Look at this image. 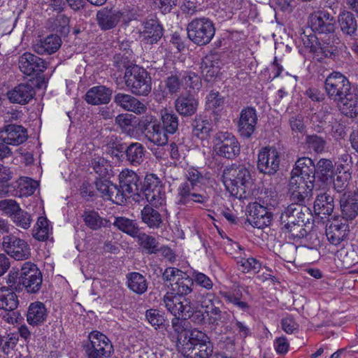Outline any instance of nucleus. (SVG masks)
I'll return each mask as SVG.
<instances>
[{
  "instance_id": "1",
  "label": "nucleus",
  "mask_w": 358,
  "mask_h": 358,
  "mask_svg": "<svg viewBox=\"0 0 358 358\" xmlns=\"http://www.w3.org/2000/svg\"><path fill=\"white\" fill-rule=\"evenodd\" d=\"M222 181L226 189L238 199H245L252 194L253 180L250 171L242 165H231L224 169Z\"/></svg>"
},
{
  "instance_id": "2",
  "label": "nucleus",
  "mask_w": 358,
  "mask_h": 358,
  "mask_svg": "<svg viewBox=\"0 0 358 358\" xmlns=\"http://www.w3.org/2000/svg\"><path fill=\"white\" fill-rule=\"evenodd\" d=\"M309 26L312 31L320 35V40L327 48H333L338 43L335 35V19L328 11L320 10L309 17Z\"/></svg>"
},
{
  "instance_id": "3",
  "label": "nucleus",
  "mask_w": 358,
  "mask_h": 358,
  "mask_svg": "<svg viewBox=\"0 0 358 358\" xmlns=\"http://www.w3.org/2000/svg\"><path fill=\"white\" fill-rule=\"evenodd\" d=\"M124 84L132 94L135 96H148L152 90L151 77L148 72L138 65L126 66Z\"/></svg>"
},
{
  "instance_id": "4",
  "label": "nucleus",
  "mask_w": 358,
  "mask_h": 358,
  "mask_svg": "<svg viewBox=\"0 0 358 358\" xmlns=\"http://www.w3.org/2000/svg\"><path fill=\"white\" fill-rule=\"evenodd\" d=\"M187 36L194 44L205 45L208 44L215 32L214 24L206 17L193 19L187 26Z\"/></svg>"
},
{
  "instance_id": "5",
  "label": "nucleus",
  "mask_w": 358,
  "mask_h": 358,
  "mask_svg": "<svg viewBox=\"0 0 358 358\" xmlns=\"http://www.w3.org/2000/svg\"><path fill=\"white\" fill-rule=\"evenodd\" d=\"M89 342L84 345L87 358H109L114 349L110 339L103 334L92 331L89 336Z\"/></svg>"
},
{
  "instance_id": "6",
  "label": "nucleus",
  "mask_w": 358,
  "mask_h": 358,
  "mask_svg": "<svg viewBox=\"0 0 358 358\" xmlns=\"http://www.w3.org/2000/svg\"><path fill=\"white\" fill-rule=\"evenodd\" d=\"M214 150L217 155L234 159L241 152V145L236 137L228 131H218L213 138Z\"/></svg>"
},
{
  "instance_id": "7",
  "label": "nucleus",
  "mask_w": 358,
  "mask_h": 358,
  "mask_svg": "<svg viewBox=\"0 0 358 358\" xmlns=\"http://www.w3.org/2000/svg\"><path fill=\"white\" fill-rule=\"evenodd\" d=\"M314 183L299 176H291L288 193L292 203L305 204L313 196Z\"/></svg>"
},
{
  "instance_id": "8",
  "label": "nucleus",
  "mask_w": 358,
  "mask_h": 358,
  "mask_svg": "<svg viewBox=\"0 0 358 358\" xmlns=\"http://www.w3.org/2000/svg\"><path fill=\"white\" fill-rule=\"evenodd\" d=\"M325 90L331 99L338 101L351 91L348 79L338 71L330 73L325 80Z\"/></svg>"
},
{
  "instance_id": "9",
  "label": "nucleus",
  "mask_w": 358,
  "mask_h": 358,
  "mask_svg": "<svg viewBox=\"0 0 358 358\" xmlns=\"http://www.w3.org/2000/svg\"><path fill=\"white\" fill-rule=\"evenodd\" d=\"M2 247L5 252L15 260H24L31 255L28 243L13 234L4 236L2 238Z\"/></svg>"
},
{
  "instance_id": "10",
  "label": "nucleus",
  "mask_w": 358,
  "mask_h": 358,
  "mask_svg": "<svg viewBox=\"0 0 358 358\" xmlns=\"http://www.w3.org/2000/svg\"><path fill=\"white\" fill-rule=\"evenodd\" d=\"M160 305L164 306L175 317L184 320L188 319L189 314H192L190 300L186 298L180 300V297L172 292L166 293Z\"/></svg>"
},
{
  "instance_id": "11",
  "label": "nucleus",
  "mask_w": 358,
  "mask_h": 358,
  "mask_svg": "<svg viewBox=\"0 0 358 358\" xmlns=\"http://www.w3.org/2000/svg\"><path fill=\"white\" fill-rule=\"evenodd\" d=\"M210 196L205 191L196 192L194 187L189 185L188 182H184L178 188L176 203L179 206H187L192 203H197L208 206Z\"/></svg>"
},
{
  "instance_id": "12",
  "label": "nucleus",
  "mask_w": 358,
  "mask_h": 358,
  "mask_svg": "<svg viewBox=\"0 0 358 358\" xmlns=\"http://www.w3.org/2000/svg\"><path fill=\"white\" fill-rule=\"evenodd\" d=\"M280 153L273 147H266L258 154L257 168L264 174L273 175L279 169Z\"/></svg>"
},
{
  "instance_id": "13",
  "label": "nucleus",
  "mask_w": 358,
  "mask_h": 358,
  "mask_svg": "<svg viewBox=\"0 0 358 358\" xmlns=\"http://www.w3.org/2000/svg\"><path fill=\"white\" fill-rule=\"evenodd\" d=\"M19 68L24 74L34 76L43 72L47 68V64L44 59L27 52L19 58Z\"/></svg>"
},
{
  "instance_id": "14",
  "label": "nucleus",
  "mask_w": 358,
  "mask_h": 358,
  "mask_svg": "<svg viewBox=\"0 0 358 358\" xmlns=\"http://www.w3.org/2000/svg\"><path fill=\"white\" fill-rule=\"evenodd\" d=\"M257 123L256 110L252 107H246L242 109L238 122V131L240 135L248 138L254 133Z\"/></svg>"
},
{
  "instance_id": "15",
  "label": "nucleus",
  "mask_w": 358,
  "mask_h": 358,
  "mask_svg": "<svg viewBox=\"0 0 358 358\" xmlns=\"http://www.w3.org/2000/svg\"><path fill=\"white\" fill-rule=\"evenodd\" d=\"M123 13L113 7H104L97 11L96 20L100 29L107 31L115 28L122 17Z\"/></svg>"
},
{
  "instance_id": "16",
  "label": "nucleus",
  "mask_w": 358,
  "mask_h": 358,
  "mask_svg": "<svg viewBox=\"0 0 358 358\" xmlns=\"http://www.w3.org/2000/svg\"><path fill=\"white\" fill-rule=\"evenodd\" d=\"M118 179L120 187L127 196L132 195L140 196L141 182L136 172L128 169H124L120 173Z\"/></svg>"
},
{
  "instance_id": "17",
  "label": "nucleus",
  "mask_w": 358,
  "mask_h": 358,
  "mask_svg": "<svg viewBox=\"0 0 358 358\" xmlns=\"http://www.w3.org/2000/svg\"><path fill=\"white\" fill-rule=\"evenodd\" d=\"M27 129L22 125L7 124L0 131V139L12 145L23 143L27 139Z\"/></svg>"
},
{
  "instance_id": "18",
  "label": "nucleus",
  "mask_w": 358,
  "mask_h": 358,
  "mask_svg": "<svg viewBox=\"0 0 358 358\" xmlns=\"http://www.w3.org/2000/svg\"><path fill=\"white\" fill-rule=\"evenodd\" d=\"M36 94L35 89L31 83H20L13 89L8 91L7 96L13 103L20 105L27 104L33 99Z\"/></svg>"
},
{
  "instance_id": "19",
  "label": "nucleus",
  "mask_w": 358,
  "mask_h": 358,
  "mask_svg": "<svg viewBox=\"0 0 358 358\" xmlns=\"http://www.w3.org/2000/svg\"><path fill=\"white\" fill-rule=\"evenodd\" d=\"M220 303V299L213 293L208 292L203 295L201 306L204 309L209 324H218L222 315V311L217 306Z\"/></svg>"
},
{
  "instance_id": "20",
  "label": "nucleus",
  "mask_w": 358,
  "mask_h": 358,
  "mask_svg": "<svg viewBox=\"0 0 358 358\" xmlns=\"http://www.w3.org/2000/svg\"><path fill=\"white\" fill-rule=\"evenodd\" d=\"M114 102L122 109L137 115L143 114L147 110V107L143 103L128 94L117 93L114 96Z\"/></svg>"
},
{
  "instance_id": "21",
  "label": "nucleus",
  "mask_w": 358,
  "mask_h": 358,
  "mask_svg": "<svg viewBox=\"0 0 358 358\" xmlns=\"http://www.w3.org/2000/svg\"><path fill=\"white\" fill-rule=\"evenodd\" d=\"M348 224L340 220H334L326 229V236L329 243L334 245H339L348 236Z\"/></svg>"
},
{
  "instance_id": "22",
  "label": "nucleus",
  "mask_w": 358,
  "mask_h": 358,
  "mask_svg": "<svg viewBox=\"0 0 358 358\" xmlns=\"http://www.w3.org/2000/svg\"><path fill=\"white\" fill-rule=\"evenodd\" d=\"M62 45V40L57 34H50L36 40L32 48L38 55H52L56 52Z\"/></svg>"
},
{
  "instance_id": "23",
  "label": "nucleus",
  "mask_w": 358,
  "mask_h": 358,
  "mask_svg": "<svg viewBox=\"0 0 358 358\" xmlns=\"http://www.w3.org/2000/svg\"><path fill=\"white\" fill-rule=\"evenodd\" d=\"M201 72L208 82L216 77L220 71V59L217 53H210L205 56L201 64Z\"/></svg>"
},
{
  "instance_id": "24",
  "label": "nucleus",
  "mask_w": 358,
  "mask_h": 358,
  "mask_svg": "<svg viewBox=\"0 0 358 358\" xmlns=\"http://www.w3.org/2000/svg\"><path fill=\"white\" fill-rule=\"evenodd\" d=\"M141 35L146 43L153 44L162 38L163 28L157 20L150 19L143 23V30Z\"/></svg>"
},
{
  "instance_id": "25",
  "label": "nucleus",
  "mask_w": 358,
  "mask_h": 358,
  "mask_svg": "<svg viewBox=\"0 0 358 358\" xmlns=\"http://www.w3.org/2000/svg\"><path fill=\"white\" fill-rule=\"evenodd\" d=\"M112 90L103 85H99L90 88L85 94V101L92 105L108 103L111 97Z\"/></svg>"
},
{
  "instance_id": "26",
  "label": "nucleus",
  "mask_w": 358,
  "mask_h": 358,
  "mask_svg": "<svg viewBox=\"0 0 358 358\" xmlns=\"http://www.w3.org/2000/svg\"><path fill=\"white\" fill-rule=\"evenodd\" d=\"M198 101L192 95L180 96L175 101L176 111L182 116L190 117L197 110Z\"/></svg>"
},
{
  "instance_id": "27",
  "label": "nucleus",
  "mask_w": 358,
  "mask_h": 358,
  "mask_svg": "<svg viewBox=\"0 0 358 358\" xmlns=\"http://www.w3.org/2000/svg\"><path fill=\"white\" fill-rule=\"evenodd\" d=\"M199 336V330L197 329H191L189 338L181 345L178 346L177 350L185 358H200L197 351H199V342L196 337Z\"/></svg>"
},
{
  "instance_id": "28",
  "label": "nucleus",
  "mask_w": 358,
  "mask_h": 358,
  "mask_svg": "<svg viewBox=\"0 0 358 358\" xmlns=\"http://www.w3.org/2000/svg\"><path fill=\"white\" fill-rule=\"evenodd\" d=\"M47 315L48 313L45 305L42 302H34L29 306L27 321L31 325H39L44 322Z\"/></svg>"
},
{
  "instance_id": "29",
  "label": "nucleus",
  "mask_w": 358,
  "mask_h": 358,
  "mask_svg": "<svg viewBox=\"0 0 358 358\" xmlns=\"http://www.w3.org/2000/svg\"><path fill=\"white\" fill-rule=\"evenodd\" d=\"M338 22L342 33L345 36L355 38L357 36V22L354 15L349 11L341 13Z\"/></svg>"
},
{
  "instance_id": "30",
  "label": "nucleus",
  "mask_w": 358,
  "mask_h": 358,
  "mask_svg": "<svg viewBox=\"0 0 358 358\" xmlns=\"http://www.w3.org/2000/svg\"><path fill=\"white\" fill-rule=\"evenodd\" d=\"M338 107L346 116L351 117L358 115V94L351 91L337 101Z\"/></svg>"
},
{
  "instance_id": "31",
  "label": "nucleus",
  "mask_w": 358,
  "mask_h": 358,
  "mask_svg": "<svg viewBox=\"0 0 358 358\" xmlns=\"http://www.w3.org/2000/svg\"><path fill=\"white\" fill-rule=\"evenodd\" d=\"M141 219L150 229H159L162 223L161 214L150 205H145L141 211Z\"/></svg>"
},
{
  "instance_id": "32",
  "label": "nucleus",
  "mask_w": 358,
  "mask_h": 358,
  "mask_svg": "<svg viewBox=\"0 0 358 358\" xmlns=\"http://www.w3.org/2000/svg\"><path fill=\"white\" fill-rule=\"evenodd\" d=\"M18 305V297L14 291L5 286L0 287V309L11 312Z\"/></svg>"
},
{
  "instance_id": "33",
  "label": "nucleus",
  "mask_w": 358,
  "mask_h": 358,
  "mask_svg": "<svg viewBox=\"0 0 358 358\" xmlns=\"http://www.w3.org/2000/svg\"><path fill=\"white\" fill-rule=\"evenodd\" d=\"M113 225L122 232L134 238L140 232V227L136 220L125 217H115Z\"/></svg>"
},
{
  "instance_id": "34",
  "label": "nucleus",
  "mask_w": 358,
  "mask_h": 358,
  "mask_svg": "<svg viewBox=\"0 0 358 358\" xmlns=\"http://www.w3.org/2000/svg\"><path fill=\"white\" fill-rule=\"evenodd\" d=\"M334 199L328 194H317L314 202V211L317 215H329L334 210Z\"/></svg>"
},
{
  "instance_id": "35",
  "label": "nucleus",
  "mask_w": 358,
  "mask_h": 358,
  "mask_svg": "<svg viewBox=\"0 0 358 358\" xmlns=\"http://www.w3.org/2000/svg\"><path fill=\"white\" fill-rule=\"evenodd\" d=\"M193 280L186 273L185 276L180 277L178 280L173 283H171V292L179 296H187L193 291Z\"/></svg>"
},
{
  "instance_id": "36",
  "label": "nucleus",
  "mask_w": 358,
  "mask_h": 358,
  "mask_svg": "<svg viewBox=\"0 0 358 358\" xmlns=\"http://www.w3.org/2000/svg\"><path fill=\"white\" fill-rule=\"evenodd\" d=\"M184 319L179 317H175L172 319L171 326L174 334L172 335L173 338H176V348H178L179 345L184 343L189 336L191 330H187L185 327Z\"/></svg>"
},
{
  "instance_id": "37",
  "label": "nucleus",
  "mask_w": 358,
  "mask_h": 358,
  "mask_svg": "<svg viewBox=\"0 0 358 358\" xmlns=\"http://www.w3.org/2000/svg\"><path fill=\"white\" fill-rule=\"evenodd\" d=\"M143 136L148 141L157 145H164L169 141L168 134L159 122L152 127Z\"/></svg>"
},
{
  "instance_id": "38",
  "label": "nucleus",
  "mask_w": 358,
  "mask_h": 358,
  "mask_svg": "<svg viewBox=\"0 0 358 358\" xmlns=\"http://www.w3.org/2000/svg\"><path fill=\"white\" fill-rule=\"evenodd\" d=\"M145 148L140 143H131L125 150L127 160L133 166L141 164L144 159Z\"/></svg>"
},
{
  "instance_id": "39",
  "label": "nucleus",
  "mask_w": 358,
  "mask_h": 358,
  "mask_svg": "<svg viewBox=\"0 0 358 358\" xmlns=\"http://www.w3.org/2000/svg\"><path fill=\"white\" fill-rule=\"evenodd\" d=\"M138 245L148 255L157 254L159 252V243L157 239L145 232H139L136 236Z\"/></svg>"
},
{
  "instance_id": "40",
  "label": "nucleus",
  "mask_w": 358,
  "mask_h": 358,
  "mask_svg": "<svg viewBox=\"0 0 358 358\" xmlns=\"http://www.w3.org/2000/svg\"><path fill=\"white\" fill-rule=\"evenodd\" d=\"M341 215L345 220H353L358 215V205L345 193L340 199Z\"/></svg>"
},
{
  "instance_id": "41",
  "label": "nucleus",
  "mask_w": 358,
  "mask_h": 358,
  "mask_svg": "<svg viewBox=\"0 0 358 358\" xmlns=\"http://www.w3.org/2000/svg\"><path fill=\"white\" fill-rule=\"evenodd\" d=\"M161 120L162 127L169 134H174L178 129L179 121L177 114L172 110L164 109L161 110Z\"/></svg>"
},
{
  "instance_id": "42",
  "label": "nucleus",
  "mask_w": 358,
  "mask_h": 358,
  "mask_svg": "<svg viewBox=\"0 0 358 358\" xmlns=\"http://www.w3.org/2000/svg\"><path fill=\"white\" fill-rule=\"evenodd\" d=\"M127 283L129 288L138 294H142L147 291V280L139 273L132 272L128 274Z\"/></svg>"
},
{
  "instance_id": "43",
  "label": "nucleus",
  "mask_w": 358,
  "mask_h": 358,
  "mask_svg": "<svg viewBox=\"0 0 358 358\" xmlns=\"http://www.w3.org/2000/svg\"><path fill=\"white\" fill-rule=\"evenodd\" d=\"M221 295L227 302L232 303L243 311H247L250 308L249 304L241 300L243 294L239 289H235L231 292H222Z\"/></svg>"
},
{
  "instance_id": "44",
  "label": "nucleus",
  "mask_w": 358,
  "mask_h": 358,
  "mask_svg": "<svg viewBox=\"0 0 358 358\" xmlns=\"http://www.w3.org/2000/svg\"><path fill=\"white\" fill-rule=\"evenodd\" d=\"M48 26L52 31L59 32L63 36L67 35L70 31L69 19L64 15L59 14L55 18H50Z\"/></svg>"
},
{
  "instance_id": "45",
  "label": "nucleus",
  "mask_w": 358,
  "mask_h": 358,
  "mask_svg": "<svg viewBox=\"0 0 358 358\" xmlns=\"http://www.w3.org/2000/svg\"><path fill=\"white\" fill-rule=\"evenodd\" d=\"M196 340L199 342V357L200 358H209L213 353V345L209 337L203 331H199V336Z\"/></svg>"
},
{
  "instance_id": "46",
  "label": "nucleus",
  "mask_w": 358,
  "mask_h": 358,
  "mask_svg": "<svg viewBox=\"0 0 358 358\" xmlns=\"http://www.w3.org/2000/svg\"><path fill=\"white\" fill-rule=\"evenodd\" d=\"M85 224L92 230H97L107 224L108 221L94 210L85 211L83 215Z\"/></svg>"
},
{
  "instance_id": "47",
  "label": "nucleus",
  "mask_w": 358,
  "mask_h": 358,
  "mask_svg": "<svg viewBox=\"0 0 358 358\" xmlns=\"http://www.w3.org/2000/svg\"><path fill=\"white\" fill-rule=\"evenodd\" d=\"M187 181L192 187H195L200 185H205L210 179L206 173L200 171L197 169L190 167L186 173Z\"/></svg>"
},
{
  "instance_id": "48",
  "label": "nucleus",
  "mask_w": 358,
  "mask_h": 358,
  "mask_svg": "<svg viewBox=\"0 0 358 358\" xmlns=\"http://www.w3.org/2000/svg\"><path fill=\"white\" fill-rule=\"evenodd\" d=\"M224 101V97L219 92L211 90L206 97V109L217 113L222 108Z\"/></svg>"
},
{
  "instance_id": "49",
  "label": "nucleus",
  "mask_w": 358,
  "mask_h": 358,
  "mask_svg": "<svg viewBox=\"0 0 358 358\" xmlns=\"http://www.w3.org/2000/svg\"><path fill=\"white\" fill-rule=\"evenodd\" d=\"M50 228L46 217H39L33 229V237L38 241L48 239Z\"/></svg>"
},
{
  "instance_id": "50",
  "label": "nucleus",
  "mask_w": 358,
  "mask_h": 358,
  "mask_svg": "<svg viewBox=\"0 0 358 358\" xmlns=\"http://www.w3.org/2000/svg\"><path fill=\"white\" fill-rule=\"evenodd\" d=\"M236 264L238 269L243 273H248L252 271L257 273L261 268V263L253 257H237Z\"/></svg>"
},
{
  "instance_id": "51",
  "label": "nucleus",
  "mask_w": 358,
  "mask_h": 358,
  "mask_svg": "<svg viewBox=\"0 0 358 358\" xmlns=\"http://www.w3.org/2000/svg\"><path fill=\"white\" fill-rule=\"evenodd\" d=\"M286 213H294L297 218L296 223H304L306 224V220H308L306 217L309 215V208L305 204L292 203L286 208Z\"/></svg>"
},
{
  "instance_id": "52",
  "label": "nucleus",
  "mask_w": 358,
  "mask_h": 358,
  "mask_svg": "<svg viewBox=\"0 0 358 358\" xmlns=\"http://www.w3.org/2000/svg\"><path fill=\"white\" fill-rule=\"evenodd\" d=\"M192 127L194 134L200 138L207 136L211 130L210 122L208 120H203L201 117L194 119Z\"/></svg>"
},
{
  "instance_id": "53",
  "label": "nucleus",
  "mask_w": 358,
  "mask_h": 358,
  "mask_svg": "<svg viewBox=\"0 0 358 358\" xmlns=\"http://www.w3.org/2000/svg\"><path fill=\"white\" fill-rule=\"evenodd\" d=\"M18 184L20 195L23 196L32 195L38 185L37 181L28 177H20Z\"/></svg>"
},
{
  "instance_id": "54",
  "label": "nucleus",
  "mask_w": 358,
  "mask_h": 358,
  "mask_svg": "<svg viewBox=\"0 0 358 358\" xmlns=\"http://www.w3.org/2000/svg\"><path fill=\"white\" fill-rule=\"evenodd\" d=\"M163 185L160 179L154 173L147 174L144 178L143 185L140 192L145 194L162 188Z\"/></svg>"
},
{
  "instance_id": "55",
  "label": "nucleus",
  "mask_w": 358,
  "mask_h": 358,
  "mask_svg": "<svg viewBox=\"0 0 358 358\" xmlns=\"http://www.w3.org/2000/svg\"><path fill=\"white\" fill-rule=\"evenodd\" d=\"M11 178L12 172L10 168L0 164V197H3L8 193V182Z\"/></svg>"
},
{
  "instance_id": "56",
  "label": "nucleus",
  "mask_w": 358,
  "mask_h": 358,
  "mask_svg": "<svg viewBox=\"0 0 358 358\" xmlns=\"http://www.w3.org/2000/svg\"><path fill=\"white\" fill-rule=\"evenodd\" d=\"M143 195L151 206H162L166 203V193L164 187L143 194Z\"/></svg>"
},
{
  "instance_id": "57",
  "label": "nucleus",
  "mask_w": 358,
  "mask_h": 358,
  "mask_svg": "<svg viewBox=\"0 0 358 358\" xmlns=\"http://www.w3.org/2000/svg\"><path fill=\"white\" fill-rule=\"evenodd\" d=\"M303 45L306 48H309L312 52H319L323 51L326 48L324 43L320 40V38H317L315 35H306L301 37Z\"/></svg>"
},
{
  "instance_id": "58",
  "label": "nucleus",
  "mask_w": 358,
  "mask_h": 358,
  "mask_svg": "<svg viewBox=\"0 0 358 358\" xmlns=\"http://www.w3.org/2000/svg\"><path fill=\"white\" fill-rule=\"evenodd\" d=\"M180 77L185 88L199 90L201 87V79L196 73L192 71H186L180 74Z\"/></svg>"
},
{
  "instance_id": "59",
  "label": "nucleus",
  "mask_w": 358,
  "mask_h": 358,
  "mask_svg": "<svg viewBox=\"0 0 358 358\" xmlns=\"http://www.w3.org/2000/svg\"><path fill=\"white\" fill-rule=\"evenodd\" d=\"M21 282V287H23L29 293H36L39 291L42 284V275L40 274L34 275L28 279L20 281Z\"/></svg>"
},
{
  "instance_id": "60",
  "label": "nucleus",
  "mask_w": 358,
  "mask_h": 358,
  "mask_svg": "<svg viewBox=\"0 0 358 358\" xmlns=\"http://www.w3.org/2000/svg\"><path fill=\"white\" fill-rule=\"evenodd\" d=\"M192 278L193 280V284L195 283L197 286L206 290H211L213 287L214 283L212 279L203 273L194 271Z\"/></svg>"
},
{
  "instance_id": "61",
  "label": "nucleus",
  "mask_w": 358,
  "mask_h": 358,
  "mask_svg": "<svg viewBox=\"0 0 358 358\" xmlns=\"http://www.w3.org/2000/svg\"><path fill=\"white\" fill-rule=\"evenodd\" d=\"M306 143L310 149L317 153H322L326 147V141L317 135H309L306 136Z\"/></svg>"
},
{
  "instance_id": "62",
  "label": "nucleus",
  "mask_w": 358,
  "mask_h": 358,
  "mask_svg": "<svg viewBox=\"0 0 358 358\" xmlns=\"http://www.w3.org/2000/svg\"><path fill=\"white\" fill-rule=\"evenodd\" d=\"M337 256L342 262V266L346 268L352 267L358 262L357 256L353 250L348 252L341 250Z\"/></svg>"
},
{
  "instance_id": "63",
  "label": "nucleus",
  "mask_w": 358,
  "mask_h": 358,
  "mask_svg": "<svg viewBox=\"0 0 358 358\" xmlns=\"http://www.w3.org/2000/svg\"><path fill=\"white\" fill-rule=\"evenodd\" d=\"M12 220L17 227L24 229L29 228L32 222L31 215L22 209L13 215Z\"/></svg>"
},
{
  "instance_id": "64",
  "label": "nucleus",
  "mask_w": 358,
  "mask_h": 358,
  "mask_svg": "<svg viewBox=\"0 0 358 358\" xmlns=\"http://www.w3.org/2000/svg\"><path fill=\"white\" fill-rule=\"evenodd\" d=\"M146 318L149 323L155 329L159 328L165 322L164 316L161 312L156 309H150L146 311Z\"/></svg>"
}]
</instances>
